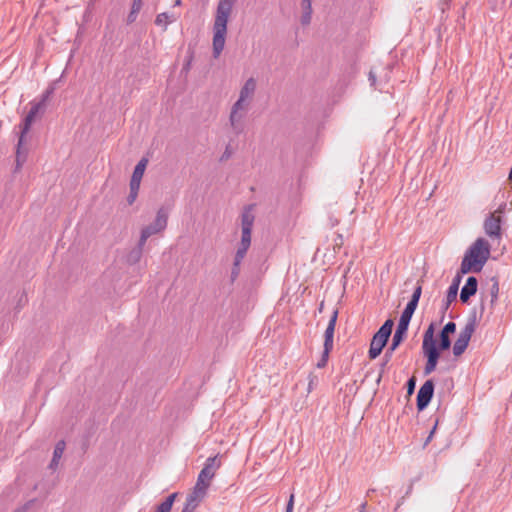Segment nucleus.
Returning a JSON list of instances; mask_svg holds the SVG:
<instances>
[{"label":"nucleus","instance_id":"f257e3e1","mask_svg":"<svg viewBox=\"0 0 512 512\" xmlns=\"http://www.w3.org/2000/svg\"><path fill=\"white\" fill-rule=\"evenodd\" d=\"M236 0H219L213 23V56L218 58L224 49L227 25Z\"/></svg>","mask_w":512,"mask_h":512},{"label":"nucleus","instance_id":"f03ea898","mask_svg":"<svg viewBox=\"0 0 512 512\" xmlns=\"http://www.w3.org/2000/svg\"><path fill=\"white\" fill-rule=\"evenodd\" d=\"M490 257V245L484 238H478L465 252L460 265V272H480Z\"/></svg>","mask_w":512,"mask_h":512},{"label":"nucleus","instance_id":"7ed1b4c3","mask_svg":"<svg viewBox=\"0 0 512 512\" xmlns=\"http://www.w3.org/2000/svg\"><path fill=\"white\" fill-rule=\"evenodd\" d=\"M255 216L253 208L247 207L241 215V240L238 244L235 258H234V274L238 273V267L244 259L250 245H251V233L254 224Z\"/></svg>","mask_w":512,"mask_h":512},{"label":"nucleus","instance_id":"20e7f679","mask_svg":"<svg viewBox=\"0 0 512 512\" xmlns=\"http://www.w3.org/2000/svg\"><path fill=\"white\" fill-rule=\"evenodd\" d=\"M434 336L435 327L434 324L431 323L424 332L422 342L423 353L427 357V362L424 368L425 375L431 374L436 369L438 359L440 356L436 347V341Z\"/></svg>","mask_w":512,"mask_h":512},{"label":"nucleus","instance_id":"39448f33","mask_svg":"<svg viewBox=\"0 0 512 512\" xmlns=\"http://www.w3.org/2000/svg\"><path fill=\"white\" fill-rule=\"evenodd\" d=\"M43 107H44L43 106V102L33 103L29 113L27 114V116L25 117L23 123L20 126L21 133H20V137H19V140H18L17 152H16L17 153V165L18 166H21V164L26 159V151L22 150V146L24 144V138H25L26 134L29 132L35 117L43 109Z\"/></svg>","mask_w":512,"mask_h":512},{"label":"nucleus","instance_id":"423d86ee","mask_svg":"<svg viewBox=\"0 0 512 512\" xmlns=\"http://www.w3.org/2000/svg\"><path fill=\"white\" fill-rule=\"evenodd\" d=\"M393 324L394 323L391 319L386 320L373 336L368 352L371 359L377 358L382 352V349L386 345L388 338L391 335Z\"/></svg>","mask_w":512,"mask_h":512},{"label":"nucleus","instance_id":"0eeeda50","mask_svg":"<svg viewBox=\"0 0 512 512\" xmlns=\"http://www.w3.org/2000/svg\"><path fill=\"white\" fill-rule=\"evenodd\" d=\"M475 329L476 317L473 316L468 319L465 326L461 329L458 338L453 345L452 351L455 357H459L465 352Z\"/></svg>","mask_w":512,"mask_h":512},{"label":"nucleus","instance_id":"6e6552de","mask_svg":"<svg viewBox=\"0 0 512 512\" xmlns=\"http://www.w3.org/2000/svg\"><path fill=\"white\" fill-rule=\"evenodd\" d=\"M249 108V104L240 101H236L232 105L229 115V123L235 133L240 134L244 131Z\"/></svg>","mask_w":512,"mask_h":512},{"label":"nucleus","instance_id":"1a4fd4ad","mask_svg":"<svg viewBox=\"0 0 512 512\" xmlns=\"http://www.w3.org/2000/svg\"><path fill=\"white\" fill-rule=\"evenodd\" d=\"M412 316L413 315H410V314H408L406 312H402V314L400 316V319H399V322H398V325H397V328H396V330H395V332L393 334L392 342H391L389 348L387 349V351L385 353L386 361L383 364V366H385V364L391 358L392 353L397 349V347L403 341L404 336H405V334H406V332L408 330V326H409V323L411 321Z\"/></svg>","mask_w":512,"mask_h":512},{"label":"nucleus","instance_id":"9d476101","mask_svg":"<svg viewBox=\"0 0 512 512\" xmlns=\"http://www.w3.org/2000/svg\"><path fill=\"white\" fill-rule=\"evenodd\" d=\"M505 208V204L501 205L497 210L490 213L483 224L484 231L487 236L490 238H501V223L503 210Z\"/></svg>","mask_w":512,"mask_h":512},{"label":"nucleus","instance_id":"9b49d317","mask_svg":"<svg viewBox=\"0 0 512 512\" xmlns=\"http://www.w3.org/2000/svg\"><path fill=\"white\" fill-rule=\"evenodd\" d=\"M434 393V383L432 380H427L419 389L417 394V408L418 410L425 409L432 399Z\"/></svg>","mask_w":512,"mask_h":512},{"label":"nucleus","instance_id":"f8f14e48","mask_svg":"<svg viewBox=\"0 0 512 512\" xmlns=\"http://www.w3.org/2000/svg\"><path fill=\"white\" fill-rule=\"evenodd\" d=\"M256 88H257L256 79L253 77L248 78L244 82L243 86L240 89L239 97H238L237 101L251 105Z\"/></svg>","mask_w":512,"mask_h":512},{"label":"nucleus","instance_id":"ddd939ff","mask_svg":"<svg viewBox=\"0 0 512 512\" xmlns=\"http://www.w3.org/2000/svg\"><path fill=\"white\" fill-rule=\"evenodd\" d=\"M167 222H168V211L164 208H160L157 211L154 221L151 224H149L148 226H150L155 232L160 233L166 229Z\"/></svg>","mask_w":512,"mask_h":512},{"label":"nucleus","instance_id":"4468645a","mask_svg":"<svg viewBox=\"0 0 512 512\" xmlns=\"http://www.w3.org/2000/svg\"><path fill=\"white\" fill-rule=\"evenodd\" d=\"M338 312L335 310L333 311L330 320L328 322V325L326 327L325 333H324V346L333 347V339H334V331L336 326Z\"/></svg>","mask_w":512,"mask_h":512},{"label":"nucleus","instance_id":"2eb2a0df","mask_svg":"<svg viewBox=\"0 0 512 512\" xmlns=\"http://www.w3.org/2000/svg\"><path fill=\"white\" fill-rule=\"evenodd\" d=\"M477 291V279L473 276L469 277L462 287L460 292V299L462 302H467Z\"/></svg>","mask_w":512,"mask_h":512},{"label":"nucleus","instance_id":"dca6fc26","mask_svg":"<svg viewBox=\"0 0 512 512\" xmlns=\"http://www.w3.org/2000/svg\"><path fill=\"white\" fill-rule=\"evenodd\" d=\"M456 330V324L454 322H448L440 333V349L446 350L451 346L449 334L454 333Z\"/></svg>","mask_w":512,"mask_h":512},{"label":"nucleus","instance_id":"f3484780","mask_svg":"<svg viewBox=\"0 0 512 512\" xmlns=\"http://www.w3.org/2000/svg\"><path fill=\"white\" fill-rule=\"evenodd\" d=\"M220 467H221V461L219 460V456L215 455V456L207 458L203 468L201 469V472L214 478L217 470Z\"/></svg>","mask_w":512,"mask_h":512},{"label":"nucleus","instance_id":"a211bd4d","mask_svg":"<svg viewBox=\"0 0 512 512\" xmlns=\"http://www.w3.org/2000/svg\"><path fill=\"white\" fill-rule=\"evenodd\" d=\"M220 467H221V461L219 460V456L215 455V456L207 458L203 468L201 469V472L214 478L217 470Z\"/></svg>","mask_w":512,"mask_h":512},{"label":"nucleus","instance_id":"6ab92c4d","mask_svg":"<svg viewBox=\"0 0 512 512\" xmlns=\"http://www.w3.org/2000/svg\"><path fill=\"white\" fill-rule=\"evenodd\" d=\"M148 164L147 158H142L134 168L130 184L140 186L142 177Z\"/></svg>","mask_w":512,"mask_h":512},{"label":"nucleus","instance_id":"aec40b11","mask_svg":"<svg viewBox=\"0 0 512 512\" xmlns=\"http://www.w3.org/2000/svg\"><path fill=\"white\" fill-rule=\"evenodd\" d=\"M65 447H66V444H65V442L63 440H60V441H58L56 443L54 451H53V457H52V460H51L50 465H49V467L52 470H56L57 469V467L59 465V462H60V459L63 456Z\"/></svg>","mask_w":512,"mask_h":512},{"label":"nucleus","instance_id":"412c9836","mask_svg":"<svg viewBox=\"0 0 512 512\" xmlns=\"http://www.w3.org/2000/svg\"><path fill=\"white\" fill-rule=\"evenodd\" d=\"M421 292H422V288L421 286H418L415 288L413 294H412V297L410 299V301L407 303L405 309L403 310V312H406L410 315H413L416 308H417V305H418V302H419V299H420V296H421Z\"/></svg>","mask_w":512,"mask_h":512},{"label":"nucleus","instance_id":"4be33fe9","mask_svg":"<svg viewBox=\"0 0 512 512\" xmlns=\"http://www.w3.org/2000/svg\"><path fill=\"white\" fill-rule=\"evenodd\" d=\"M207 492L208 490L194 485L191 493L188 494L187 498L199 505L206 497Z\"/></svg>","mask_w":512,"mask_h":512},{"label":"nucleus","instance_id":"5701e85b","mask_svg":"<svg viewBox=\"0 0 512 512\" xmlns=\"http://www.w3.org/2000/svg\"><path fill=\"white\" fill-rule=\"evenodd\" d=\"M154 234H157V232H155L150 226H146L141 230V235H140V239H139V252H137L136 260L139 259L140 254H141V249L145 245L147 239Z\"/></svg>","mask_w":512,"mask_h":512},{"label":"nucleus","instance_id":"b1692460","mask_svg":"<svg viewBox=\"0 0 512 512\" xmlns=\"http://www.w3.org/2000/svg\"><path fill=\"white\" fill-rule=\"evenodd\" d=\"M458 288H459V279L454 280L453 283L448 288L447 295H446V304H445L446 309L456 299L457 294H458Z\"/></svg>","mask_w":512,"mask_h":512},{"label":"nucleus","instance_id":"393cba45","mask_svg":"<svg viewBox=\"0 0 512 512\" xmlns=\"http://www.w3.org/2000/svg\"><path fill=\"white\" fill-rule=\"evenodd\" d=\"M302 9H303V15L301 18V22H302V24L307 25L311 21L312 1L311 0H302Z\"/></svg>","mask_w":512,"mask_h":512},{"label":"nucleus","instance_id":"a878e982","mask_svg":"<svg viewBox=\"0 0 512 512\" xmlns=\"http://www.w3.org/2000/svg\"><path fill=\"white\" fill-rule=\"evenodd\" d=\"M177 497V493L169 495L160 505L157 506L154 512H171L172 505Z\"/></svg>","mask_w":512,"mask_h":512},{"label":"nucleus","instance_id":"bb28decb","mask_svg":"<svg viewBox=\"0 0 512 512\" xmlns=\"http://www.w3.org/2000/svg\"><path fill=\"white\" fill-rule=\"evenodd\" d=\"M175 20V17L169 15L168 13H160L156 16L155 24L157 26L162 27L164 30L167 29L168 25Z\"/></svg>","mask_w":512,"mask_h":512},{"label":"nucleus","instance_id":"cd10ccee","mask_svg":"<svg viewBox=\"0 0 512 512\" xmlns=\"http://www.w3.org/2000/svg\"><path fill=\"white\" fill-rule=\"evenodd\" d=\"M212 480H213L212 477H210L209 475H206L205 473L200 471V473L198 474V477H197L195 485L208 490L210 485H211Z\"/></svg>","mask_w":512,"mask_h":512},{"label":"nucleus","instance_id":"c85d7f7f","mask_svg":"<svg viewBox=\"0 0 512 512\" xmlns=\"http://www.w3.org/2000/svg\"><path fill=\"white\" fill-rule=\"evenodd\" d=\"M139 189H140V186L130 184V193L127 197V202L129 205H132L135 202V200L137 199Z\"/></svg>","mask_w":512,"mask_h":512},{"label":"nucleus","instance_id":"c756f323","mask_svg":"<svg viewBox=\"0 0 512 512\" xmlns=\"http://www.w3.org/2000/svg\"><path fill=\"white\" fill-rule=\"evenodd\" d=\"M199 505L196 504L195 502L191 501L190 499L186 498V502L184 504V507L182 509V512H194L195 509L198 507Z\"/></svg>","mask_w":512,"mask_h":512},{"label":"nucleus","instance_id":"7c9ffc66","mask_svg":"<svg viewBox=\"0 0 512 512\" xmlns=\"http://www.w3.org/2000/svg\"><path fill=\"white\" fill-rule=\"evenodd\" d=\"M141 5L142 0H134L132 4V14H137L141 9Z\"/></svg>","mask_w":512,"mask_h":512},{"label":"nucleus","instance_id":"2f4dec72","mask_svg":"<svg viewBox=\"0 0 512 512\" xmlns=\"http://www.w3.org/2000/svg\"><path fill=\"white\" fill-rule=\"evenodd\" d=\"M53 93V88L47 90L43 96H42V100L40 102H43V106L45 105L46 101L49 99V97L51 96V94Z\"/></svg>","mask_w":512,"mask_h":512},{"label":"nucleus","instance_id":"473e14b6","mask_svg":"<svg viewBox=\"0 0 512 512\" xmlns=\"http://www.w3.org/2000/svg\"><path fill=\"white\" fill-rule=\"evenodd\" d=\"M293 506H294V495L291 494L289 501L287 503L286 511L293 512Z\"/></svg>","mask_w":512,"mask_h":512},{"label":"nucleus","instance_id":"72a5a7b5","mask_svg":"<svg viewBox=\"0 0 512 512\" xmlns=\"http://www.w3.org/2000/svg\"><path fill=\"white\" fill-rule=\"evenodd\" d=\"M333 347H327V346H324V349H323V353H322V359H325L326 361H328V356H329V353L331 352Z\"/></svg>","mask_w":512,"mask_h":512},{"label":"nucleus","instance_id":"f704fd0d","mask_svg":"<svg viewBox=\"0 0 512 512\" xmlns=\"http://www.w3.org/2000/svg\"><path fill=\"white\" fill-rule=\"evenodd\" d=\"M414 387H415V382H414V379H410L408 381V393L411 394L414 390Z\"/></svg>","mask_w":512,"mask_h":512},{"label":"nucleus","instance_id":"c9c22d12","mask_svg":"<svg viewBox=\"0 0 512 512\" xmlns=\"http://www.w3.org/2000/svg\"><path fill=\"white\" fill-rule=\"evenodd\" d=\"M498 293V285L495 284L492 289V300L494 301L497 298Z\"/></svg>","mask_w":512,"mask_h":512},{"label":"nucleus","instance_id":"e433bc0d","mask_svg":"<svg viewBox=\"0 0 512 512\" xmlns=\"http://www.w3.org/2000/svg\"><path fill=\"white\" fill-rule=\"evenodd\" d=\"M369 80H370V82H371V85H372V86H374V85H375V83H376V77H375V74L373 73V71H371V72L369 73Z\"/></svg>","mask_w":512,"mask_h":512},{"label":"nucleus","instance_id":"4c0bfd02","mask_svg":"<svg viewBox=\"0 0 512 512\" xmlns=\"http://www.w3.org/2000/svg\"><path fill=\"white\" fill-rule=\"evenodd\" d=\"M436 427H437V423L434 425L433 429L431 430V432H430V434H429V436H428V438L426 440V443H428L432 439L433 434H434V432L436 430Z\"/></svg>","mask_w":512,"mask_h":512},{"label":"nucleus","instance_id":"58836bf2","mask_svg":"<svg viewBox=\"0 0 512 512\" xmlns=\"http://www.w3.org/2000/svg\"><path fill=\"white\" fill-rule=\"evenodd\" d=\"M327 364V361L325 359H322L317 363L318 368H323Z\"/></svg>","mask_w":512,"mask_h":512},{"label":"nucleus","instance_id":"ea45409f","mask_svg":"<svg viewBox=\"0 0 512 512\" xmlns=\"http://www.w3.org/2000/svg\"><path fill=\"white\" fill-rule=\"evenodd\" d=\"M136 15L137 14H132V11H131L129 16H128V21L129 22H133L136 19Z\"/></svg>","mask_w":512,"mask_h":512},{"label":"nucleus","instance_id":"a19ab883","mask_svg":"<svg viewBox=\"0 0 512 512\" xmlns=\"http://www.w3.org/2000/svg\"><path fill=\"white\" fill-rule=\"evenodd\" d=\"M180 5H181V0H175L174 6H180Z\"/></svg>","mask_w":512,"mask_h":512},{"label":"nucleus","instance_id":"79ce46f5","mask_svg":"<svg viewBox=\"0 0 512 512\" xmlns=\"http://www.w3.org/2000/svg\"><path fill=\"white\" fill-rule=\"evenodd\" d=\"M508 179L512 182V166H511V170L508 175Z\"/></svg>","mask_w":512,"mask_h":512},{"label":"nucleus","instance_id":"37998d69","mask_svg":"<svg viewBox=\"0 0 512 512\" xmlns=\"http://www.w3.org/2000/svg\"><path fill=\"white\" fill-rule=\"evenodd\" d=\"M15 512H25V508L18 509Z\"/></svg>","mask_w":512,"mask_h":512},{"label":"nucleus","instance_id":"c03bdc74","mask_svg":"<svg viewBox=\"0 0 512 512\" xmlns=\"http://www.w3.org/2000/svg\"><path fill=\"white\" fill-rule=\"evenodd\" d=\"M365 507H366V504L364 503V504H362L361 509L364 510Z\"/></svg>","mask_w":512,"mask_h":512},{"label":"nucleus","instance_id":"a18cd8bd","mask_svg":"<svg viewBox=\"0 0 512 512\" xmlns=\"http://www.w3.org/2000/svg\"><path fill=\"white\" fill-rule=\"evenodd\" d=\"M286 512H290V511H286Z\"/></svg>","mask_w":512,"mask_h":512},{"label":"nucleus","instance_id":"49530a36","mask_svg":"<svg viewBox=\"0 0 512 512\" xmlns=\"http://www.w3.org/2000/svg\"><path fill=\"white\" fill-rule=\"evenodd\" d=\"M286 512H290V511H286Z\"/></svg>","mask_w":512,"mask_h":512}]
</instances>
